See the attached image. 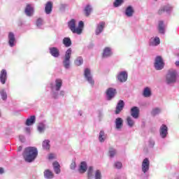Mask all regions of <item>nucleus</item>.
<instances>
[{
    "instance_id": "obj_1",
    "label": "nucleus",
    "mask_w": 179,
    "mask_h": 179,
    "mask_svg": "<svg viewBox=\"0 0 179 179\" xmlns=\"http://www.w3.org/2000/svg\"><path fill=\"white\" fill-rule=\"evenodd\" d=\"M63 83L62 79L61 78H57L54 82L50 83L49 88L50 89L52 99L57 100L59 97H65V90H61Z\"/></svg>"
},
{
    "instance_id": "obj_2",
    "label": "nucleus",
    "mask_w": 179,
    "mask_h": 179,
    "mask_svg": "<svg viewBox=\"0 0 179 179\" xmlns=\"http://www.w3.org/2000/svg\"><path fill=\"white\" fill-rule=\"evenodd\" d=\"M22 156L27 163H31L36 160L38 156V150L36 147H28L24 150Z\"/></svg>"
},
{
    "instance_id": "obj_3",
    "label": "nucleus",
    "mask_w": 179,
    "mask_h": 179,
    "mask_svg": "<svg viewBox=\"0 0 179 179\" xmlns=\"http://www.w3.org/2000/svg\"><path fill=\"white\" fill-rule=\"evenodd\" d=\"M178 78V73L177 70L171 69H169L165 76V82L166 85H174L177 83V78Z\"/></svg>"
},
{
    "instance_id": "obj_4",
    "label": "nucleus",
    "mask_w": 179,
    "mask_h": 179,
    "mask_svg": "<svg viewBox=\"0 0 179 179\" xmlns=\"http://www.w3.org/2000/svg\"><path fill=\"white\" fill-rule=\"evenodd\" d=\"M71 55H72V49L69 48L65 52L62 62L63 66L65 69H69L71 68Z\"/></svg>"
},
{
    "instance_id": "obj_5",
    "label": "nucleus",
    "mask_w": 179,
    "mask_h": 179,
    "mask_svg": "<svg viewBox=\"0 0 179 179\" xmlns=\"http://www.w3.org/2000/svg\"><path fill=\"white\" fill-rule=\"evenodd\" d=\"M84 78L85 80L93 87L94 86V78H93V75L92 74V70L87 68L84 70Z\"/></svg>"
},
{
    "instance_id": "obj_6",
    "label": "nucleus",
    "mask_w": 179,
    "mask_h": 179,
    "mask_svg": "<svg viewBox=\"0 0 179 179\" xmlns=\"http://www.w3.org/2000/svg\"><path fill=\"white\" fill-rule=\"evenodd\" d=\"M154 66L156 71H162L164 68V62H163L162 57L157 56L155 57Z\"/></svg>"
},
{
    "instance_id": "obj_7",
    "label": "nucleus",
    "mask_w": 179,
    "mask_h": 179,
    "mask_svg": "<svg viewBox=\"0 0 179 179\" xmlns=\"http://www.w3.org/2000/svg\"><path fill=\"white\" fill-rule=\"evenodd\" d=\"M150 169V161L148 158H145L141 163V171L143 174L146 175L149 173Z\"/></svg>"
},
{
    "instance_id": "obj_8",
    "label": "nucleus",
    "mask_w": 179,
    "mask_h": 179,
    "mask_svg": "<svg viewBox=\"0 0 179 179\" xmlns=\"http://www.w3.org/2000/svg\"><path fill=\"white\" fill-rule=\"evenodd\" d=\"M159 132L160 138H162V139H166L169 136V127H167L166 124H162L159 127Z\"/></svg>"
},
{
    "instance_id": "obj_9",
    "label": "nucleus",
    "mask_w": 179,
    "mask_h": 179,
    "mask_svg": "<svg viewBox=\"0 0 179 179\" xmlns=\"http://www.w3.org/2000/svg\"><path fill=\"white\" fill-rule=\"evenodd\" d=\"M68 27L73 34H77V32L80 31V29L76 27V20L75 19H72L68 22Z\"/></svg>"
},
{
    "instance_id": "obj_10",
    "label": "nucleus",
    "mask_w": 179,
    "mask_h": 179,
    "mask_svg": "<svg viewBox=\"0 0 179 179\" xmlns=\"http://www.w3.org/2000/svg\"><path fill=\"white\" fill-rule=\"evenodd\" d=\"M117 79L120 83H124L128 80V73L125 71H120L117 73Z\"/></svg>"
},
{
    "instance_id": "obj_11",
    "label": "nucleus",
    "mask_w": 179,
    "mask_h": 179,
    "mask_svg": "<svg viewBox=\"0 0 179 179\" xmlns=\"http://www.w3.org/2000/svg\"><path fill=\"white\" fill-rule=\"evenodd\" d=\"M106 27V22H100L99 23L96 24V29H95V34L96 36H100V34L104 31V28Z\"/></svg>"
},
{
    "instance_id": "obj_12",
    "label": "nucleus",
    "mask_w": 179,
    "mask_h": 179,
    "mask_svg": "<svg viewBox=\"0 0 179 179\" xmlns=\"http://www.w3.org/2000/svg\"><path fill=\"white\" fill-rule=\"evenodd\" d=\"M115 94H117V90L113 87H110L106 90V99L109 101L113 100L114 97H115Z\"/></svg>"
},
{
    "instance_id": "obj_13",
    "label": "nucleus",
    "mask_w": 179,
    "mask_h": 179,
    "mask_svg": "<svg viewBox=\"0 0 179 179\" xmlns=\"http://www.w3.org/2000/svg\"><path fill=\"white\" fill-rule=\"evenodd\" d=\"M8 45L10 47L16 45V36L13 32H9L8 35Z\"/></svg>"
},
{
    "instance_id": "obj_14",
    "label": "nucleus",
    "mask_w": 179,
    "mask_h": 179,
    "mask_svg": "<svg viewBox=\"0 0 179 179\" xmlns=\"http://www.w3.org/2000/svg\"><path fill=\"white\" fill-rule=\"evenodd\" d=\"M24 13L28 17H31L34 15V6L31 4H27L24 9Z\"/></svg>"
},
{
    "instance_id": "obj_15",
    "label": "nucleus",
    "mask_w": 179,
    "mask_h": 179,
    "mask_svg": "<svg viewBox=\"0 0 179 179\" xmlns=\"http://www.w3.org/2000/svg\"><path fill=\"white\" fill-rule=\"evenodd\" d=\"M135 14V8L132 6H128L124 10V15L127 17H132Z\"/></svg>"
},
{
    "instance_id": "obj_16",
    "label": "nucleus",
    "mask_w": 179,
    "mask_h": 179,
    "mask_svg": "<svg viewBox=\"0 0 179 179\" xmlns=\"http://www.w3.org/2000/svg\"><path fill=\"white\" fill-rule=\"evenodd\" d=\"M8 80V71L6 69H2L0 72V83L5 85Z\"/></svg>"
},
{
    "instance_id": "obj_17",
    "label": "nucleus",
    "mask_w": 179,
    "mask_h": 179,
    "mask_svg": "<svg viewBox=\"0 0 179 179\" xmlns=\"http://www.w3.org/2000/svg\"><path fill=\"white\" fill-rule=\"evenodd\" d=\"M49 52L52 57H54V58H59V56L61 55L59 53V49L57 47L49 48Z\"/></svg>"
},
{
    "instance_id": "obj_18",
    "label": "nucleus",
    "mask_w": 179,
    "mask_h": 179,
    "mask_svg": "<svg viewBox=\"0 0 179 179\" xmlns=\"http://www.w3.org/2000/svg\"><path fill=\"white\" fill-rule=\"evenodd\" d=\"M113 55V48L110 47H106L103 50L102 58H110Z\"/></svg>"
},
{
    "instance_id": "obj_19",
    "label": "nucleus",
    "mask_w": 179,
    "mask_h": 179,
    "mask_svg": "<svg viewBox=\"0 0 179 179\" xmlns=\"http://www.w3.org/2000/svg\"><path fill=\"white\" fill-rule=\"evenodd\" d=\"M115 129L121 131L124 127V120L121 117H117L115 120Z\"/></svg>"
},
{
    "instance_id": "obj_20",
    "label": "nucleus",
    "mask_w": 179,
    "mask_h": 179,
    "mask_svg": "<svg viewBox=\"0 0 179 179\" xmlns=\"http://www.w3.org/2000/svg\"><path fill=\"white\" fill-rule=\"evenodd\" d=\"M130 114L133 118L138 120L139 118V108L134 106L131 108Z\"/></svg>"
},
{
    "instance_id": "obj_21",
    "label": "nucleus",
    "mask_w": 179,
    "mask_h": 179,
    "mask_svg": "<svg viewBox=\"0 0 179 179\" xmlns=\"http://www.w3.org/2000/svg\"><path fill=\"white\" fill-rule=\"evenodd\" d=\"M78 171L81 174H83L87 171V163L86 162H82L78 168Z\"/></svg>"
},
{
    "instance_id": "obj_22",
    "label": "nucleus",
    "mask_w": 179,
    "mask_h": 179,
    "mask_svg": "<svg viewBox=\"0 0 179 179\" xmlns=\"http://www.w3.org/2000/svg\"><path fill=\"white\" fill-rule=\"evenodd\" d=\"M159 44H160V38L159 37L156 36L150 39V45L151 47H156Z\"/></svg>"
},
{
    "instance_id": "obj_23",
    "label": "nucleus",
    "mask_w": 179,
    "mask_h": 179,
    "mask_svg": "<svg viewBox=\"0 0 179 179\" xmlns=\"http://www.w3.org/2000/svg\"><path fill=\"white\" fill-rule=\"evenodd\" d=\"M124 106H125L124 101L120 100L116 106L115 114H120L121 110H124Z\"/></svg>"
},
{
    "instance_id": "obj_24",
    "label": "nucleus",
    "mask_w": 179,
    "mask_h": 179,
    "mask_svg": "<svg viewBox=\"0 0 179 179\" xmlns=\"http://www.w3.org/2000/svg\"><path fill=\"white\" fill-rule=\"evenodd\" d=\"M45 12L46 15H50L52 12V2L48 1L45 6Z\"/></svg>"
},
{
    "instance_id": "obj_25",
    "label": "nucleus",
    "mask_w": 179,
    "mask_h": 179,
    "mask_svg": "<svg viewBox=\"0 0 179 179\" xmlns=\"http://www.w3.org/2000/svg\"><path fill=\"white\" fill-rule=\"evenodd\" d=\"M34 124H36V116L31 115L27 119L25 125H27V127H30Z\"/></svg>"
},
{
    "instance_id": "obj_26",
    "label": "nucleus",
    "mask_w": 179,
    "mask_h": 179,
    "mask_svg": "<svg viewBox=\"0 0 179 179\" xmlns=\"http://www.w3.org/2000/svg\"><path fill=\"white\" fill-rule=\"evenodd\" d=\"M171 9L172 7L170 5H166L163 6L162 8H161L159 9V10L158 11L159 15H162V13H163V12H166L167 13H170V12H171Z\"/></svg>"
},
{
    "instance_id": "obj_27",
    "label": "nucleus",
    "mask_w": 179,
    "mask_h": 179,
    "mask_svg": "<svg viewBox=\"0 0 179 179\" xmlns=\"http://www.w3.org/2000/svg\"><path fill=\"white\" fill-rule=\"evenodd\" d=\"M98 139L101 143H104L106 139H107V134H106L104 131L101 130L99 132Z\"/></svg>"
},
{
    "instance_id": "obj_28",
    "label": "nucleus",
    "mask_w": 179,
    "mask_h": 179,
    "mask_svg": "<svg viewBox=\"0 0 179 179\" xmlns=\"http://www.w3.org/2000/svg\"><path fill=\"white\" fill-rule=\"evenodd\" d=\"M43 176L45 179H52L54 178V173L50 169H46L43 172Z\"/></svg>"
},
{
    "instance_id": "obj_29",
    "label": "nucleus",
    "mask_w": 179,
    "mask_h": 179,
    "mask_svg": "<svg viewBox=\"0 0 179 179\" xmlns=\"http://www.w3.org/2000/svg\"><path fill=\"white\" fill-rule=\"evenodd\" d=\"M158 30L160 34H164L166 31V26L164 25V22L163 21H159L158 24Z\"/></svg>"
},
{
    "instance_id": "obj_30",
    "label": "nucleus",
    "mask_w": 179,
    "mask_h": 179,
    "mask_svg": "<svg viewBox=\"0 0 179 179\" xmlns=\"http://www.w3.org/2000/svg\"><path fill=\"white\" fill-rule=\"evenodd\" d=\"M63 44L66 48L71 47V45H72V41L71 40V38H69V37L64 38Z\"/></svg>"
},
{
    "instance_id": "obj_31",
    "label": "nucleus",
    "mask_w": 179,
    "mask_h": 179,
    "mask_svg": "<svg viewBox=\"0 0 179 179\" xmlns=\"http://www.w3.org/2000/svg\"><path fill=\"white\" fill-rule=\"evenodd\" d=\"M143 96L144 97H150V96H152V91L150 90V88L148 87L144 88L143 92Z\"/></svg>"
},
{
    "instance_id": "obj_32",
    "label": "nucleus",
    "mask_w": 179,
    "mask_h": 179,
    "mask_svg": "<svg viewBox=\"0 0 179 179\" xmlns=\"http://www.w3.org/2000/svg\"><path fill=\"white\" fill-rule=\"evenodd\" d=\"M37 129L39 134L44 133V131H45V124L41 122L37 126Z\"/></svg>"
},
{
    "instance_id": "obj_33",
    "label": "nucleus",
    "mask_w": 179,
    "mask_h": 179,
    "mask_svg": "<svg viewBox=\"0 0 179 179\" xmlns=\"http://www.w3.org/2000/svg\"><path fill=\"white\" fill-rule=\"evenodd\" d=\"M93 173H94V168L93 166H89L87 169L88 179H92L94 177Z\"/></svg>"
},
{
    "instance_id": "obj_34",
    "label": "nucleus",
    "mask_w": 179,
    "mask_h": 179,
    "mask_svg": "<svg viewBox=\"0 0 179 179\" xmlns=\"http://www.w3.org/2000/svg\"><path fill=\"white\" fill-rule=\"evenodd\" d=\"M43 24H44V20L43 18H38L36 22V26L38 29H43Z\"/></svg>"
},
{
    "instance_id": "obj_35",
    "label": "nucleus",
    "mask_w": 179,
    "mask_h": 179,
    "mask_svg": "<svg viewBox=\"0 0 179 179\" xmlns=\"http://www.w3.org/2000/svg\"><path fill=\"white\" fill-rule=\"evenodd\" d=\"M42 146H43V149H44V150H50V148L51 147V145H50L49 140L43 141V142L42 143Z\"/></svg>"
},
{
    "instance_id": "obj_36",
    "label": "nucleus",
    "mask_w": 179,
    "mask_h": 179,
    "mask_svg": "<svg viewBox=\"0 0 179 179\" xmlns=\"http://www.w3.org/2000/svg\"><path fill=\"white\" fill-rule=\"evenodd\" d=\"M162 113V108H154L151 111V115L154 117H156V115H159Z\"/></svg>"
},
{
    "instance_id": "obj_37",
    "label": "nucleus",
    "mask_w": 179,
    "mask_h": 179,
    "mask_svg": "<svg viewBox=\"0 0 179 179\" xmlns=\"http://www.w3.org/2000/svg\"><path fill=\"white\" fill-rule=\"evenodd\" d=\"M83 27H85V23H83V21H80L78 22V27H77L80 31L77 32V34L80 35L82 34L83 31Z\"/></svg>"
},
{
    "instance_id": "obj_38",
    "label": "nucleus",
    "mask_w": 179,
    "mask_h": 179,
    "mask_svg": "<svg viewBox=\"0 0 179 179\" xmlns=\"http://www.w3.org/2000/svg\"><path fill=\"white\" fill-rule=\"evenodd\" d=\"M127 125L129 127V128H132L134 125H135V121L131 117H127Z\"/></svg>"
},
{
    "instance_id": "obj_39",
    "label": "nucleus",
    "mask_w": 179,
    "mask_h": 179,
    "mask_svg": "<svg viewBox=\"0 0 179 179\" xmlns=\"http://www.w3.org/2000/svg\"><path fill=\"white\" fill-rule=\"evenodd\" d=\"M74 64L77 66H80V65L83 64V58L82 57H77L74 62Z\"/></svg>"
},
{
    "instance_id": "obj_40",
    "label": "nucleus",
    "mask_w": 179,
    "mask_h": 179,
    "mask_svg": "<svg viewBox=\"0 0 179 179\" xmlns=\"http://www.w3.org/2000/svg\"><path fill=\"white\" fill-rule=\"evenodd\" d=\"M108 155L110 157H114L117 155V150L113 148H109Z\"/></svg>"
},
{
    "instance_id": "obj_41",
    "label": "nucleus",
    "mask_w": 179,
    "mask_h": 179,
    "mask_svg": "<svg viewBox=\"0 0 179 179\" xmlns=\"http://www.w3.org/2000/svg\"><path fill=\"white\" fill-rule=\"evenodd\" d=\"M0 94L2 100L5 101L6 99H8V94H6V91L5 90H1Z\"/></svg>"
},
{
    "instance_id": "obj_42",
    "label": "nucleus",
    "mask_w": 179,
    "mask_h": 179,
    "mask_svg": "<svg viewBox=\"0 0 179 179\" xmlns=\"http://www.w3.org/2000/svg\"><path fill=\"white\" fill-rule=\"evenodd\" d=\"M123 3H124V0H115L113 3V6L115 8H118L119 6H121Z\"/></svg>"
},
{
    "instance_id": "obj_43",
    "label": "nucleus",
    "mask_w": 179,
    "mask_h": 179,
    "mask_svg": "<svg viewBox=\"0 0 179 179\" xmlns=\"http://www.w3.org/2000/svg\"><path fill=\"white\" fill-rule=\"evenodd\" d=\"M85 13L86 16H89V15H90L92 13V6L87 5L85 8Z\"/></svg>"
},
{
    "instance_id": "obj_44",
    "label": "nucleus",
    "mask_w": 179,
    "mask_h": 179,
    "mask_svg": "<svg viewBox=\"0 0 179 179\" xmlns=\"http://www.w3.org/2000/svg\"><path fill=\"white\" fill-rule=\"evenodd\" d=\"M114 167L115 169H117L118 170H120V169H122V163H121L120 162H116L114 164Z\"/></svg>"
},
{
    "instance_id": "obj_45",
    "label": "nucleus",
    "mask_w": 179,
    "mask_h": 179,
    "mask_svg": "<svg viewBox=\"0 0 179 179\" xmlns=\"http://www.w3.org/2000/svg\"><path fill=\"white\" fill-rule=\"evenodd\" d=\"M55 159H57V155L55 154L51 153L48 155L49 160H54Z\"/></svg>"
},
{
    "instance_id": "obj_46",
    "label": "nucleus",
    "mask_w": 179,
    "mask_h": 179,
    "mask_svg": "<svg viewBox=\"0 0 179 179\" xmlns=\"http://www.w3.org/2000/svg\"><path fill=\"white\" fill-rule=\"evenodd\" d=\"M71 170H75L76 169V162L75 161H73L70 165Z\"/></svg>"
},
{
    "instance_id": "obj_47",
    "label": "nucleus",
    "mask_w": 179,
    "mask_h": 179,
    "mask_svg": "<svg viewBox=\"0 0 179 179\" xmlns=\"http://www.w3.org/2000/svg\"><path fill=\"white\" fill-rule=\"evenodd\" d=\"M148 146H150V148H153V146H155V141L153 139H150L148 141Z\"/></svg>"
},
{
    "instance_id": "obj_48",
    "label": "nucleus",
    "mask_w": 179,
    "mask_h": 179,
    "mask_svg": "<svg viewBox=\"0 0 179 179\" xmlns=\"http://www.w3.org/2000/svg\"><path fill=\"white\" fill-rule=\"evenodd\" d=\"M52 166H53V169L61 167V165H59V163L57 161H55L52 163Z\"/></svg>"
},
{
    "instance_id": "obj_49",
    "label": "nucleus",
    "mask_w": 179,
    "mask_h": 179,
    "mask_svg": "<svg viewBox=\"0 0 179 179\" xmlns=\"http://www.w3.org/2000/svg\"><path fill=\"white\" fill-rule=\"evenodd\" d=\"M53 169L56 174H59V173H61V167L53 168Z\"/></svg>"
},
{
    "instance_id": "obj_50",
    "label": "nucleus",
    "mask_w": 179,
    "mask_h": 179,
    "mask_svg": "<svg viewBox=\"0 0 179 179\" xmlns=\"http://www.w3.org/2000/svg\"><path fill=\"white\" fill-rule=\"evenodd\" d=\"M19 138H20V141L21 142H24V136H19Z\"/></svg>"
},
{
    "instance_id": "obj_51",
    "label": "nucleus",
    "mask_w": 179,
    "mask_h": 179,
    "mask_svg": "<svg viewBox=\"0 0 179 179\" xmlns=\"http://www.w3.org/2000/svg\"><path fill=\"white\" fill-rule=\"evenodd\" d=\"M3 173H5V170L3 168L0 167V174H3Z\"/></svg>"
},
{
    "instance_id": "obj_52",
    "label": "nucleus",
    "mask_w": 179,
    "mask_h": 179,
    "mask_svg": "<svg viewBox=\"0 0 179 179\" xmlns=\"http://www.w3.org/2000/svg\"><path fill=\"white\" fill-rule=\"evenodd\" d=\"M25 129L27 132H30V127H27Z\"/></svg>"
},
{
    "instance_id": "obj_53",
    "label": "nucleus",
    "mask_w": 179,
    "mask_h": 179,
    "mask_svg": "<svg viewBox=\"0 0 179 179\" xmlns=\"http://www.w3.org/2000/svg\"><path fill=\"white\" fill-rule=\"evenodd\" d=\"M175 64L176 66H179V61H176Z\"/></svg>"
},
{
    "instance_id": "obj_54",
    "label": "nucleus",
    "mask_w": 179,
    "mask_h": 179,
    "mask_svg": "<svg viewBox=\"0 0 179 179\" xmlns=\"http://www.w3.org/2000/svg\"><path fill=\"white\" fill-rule=\"evenodd\" d=\"M99 118H101V117H103V113H99Z\"/></svg>"
},
{
    "instance_id": "obj_55",
    "label": "nucleus",
    "mask_w": 179,
    "mask_h": 179,
    "mask_svg": "<svg viewBox=\"0 0 179 179\" xmlns=\"http://www.w3.org/2000/svg\"><path fill=\"white\" fill-rule=\"evenodd\" d=\"M22 146H19V147H18V151H19V152H20V150H22Z\"/></svg>"
},
{
    "instance_id": "obj_56",
    "label": "nucleus",
    "mask_w": 179,
    "mask_h": 179,
    "mask_svg": "<svg viewBox=\"0 0 179 179\" xmlns=\"http://www.w3.org/2000/svg\"><path fill=\"white\" fill-rule=\"evenodd\" d=\"M78 114H79V115H82V114H83L82 111H79Z\"/></svg>"
},
{
    "instance_id": "obj_57",
    "label": "nucleus",
    "mask_w": 179,
    "mask_h": 179,
    "mask_svg": "<svg viewBox=\"0 0 179 179\" xmlns=\"http://www.w3.org/2000/svg\"><path fill=\"white\" fill-rule=\"evenodd\" d=\"M0 117H1V113H0Z\"/></svg>"
}]
</instances>
